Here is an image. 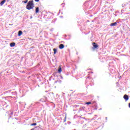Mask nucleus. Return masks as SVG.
Returning <instances> with one entry per match:
<instances>
[{
  "label": "nucleus",
  "mask_w": 130,
  "mask_h": 130,
  "mask_svg": "<svg viewBox=\"0 0 130 130\" xmlns=\"http://www.w3.org/2000/svg\"><path fill=\"white\" fill-rule=\"evenodd\" d=\"M23 35V31H22L21 30H19L18 31V36H21V35Z\"/></svg>",
  "instance_id": "nucleus-9"
},
{
  "label": "nucleus",
  "mask_w": 130,
  "mask_h": 130,
  "mask_svg": "<svg viewBox=\"0 0 130 130\" xmlns=\"http://www.w3.org/2000/svg\"><path fill=\"white\" fill-rule=\"evenodd\" d=\"M33 9H34V1L33 0H31L27 3V5H26V9L30 10H33Z\"/></svg>",
  "instance_id": "nucleus-1"
},
{
  "label": "nucleus",
  "mask_w": 130,
  "mask_h": 130,
  "mask_svg": "<svg viewBox=\"0 0 130 130\" xmlns=\"http://www.w3.org/2000/svg\"><path fill=\"white\" fill-rule=\"evenodd\" d=\"M117 24V23H116V22H114V23H111V24H110V26L111 27H113V26H116Z\"/></svg>",
  "instance_id": "nucleus-7"
},
{
  "label": "nucleus",
  "mask_w": 130,
  "mask_h": 130,
  "mask_svg": "<svg viewBox=\"0 0 130 130\" xmlns=\"http://www.w3.org/2000/svg\"><path fill=\"white\" fill-rule=\"evenodd\" d=\"M7 2V0H3L0 3L1 6H3L5 4V3Z\"/></svg>",
  "instance_id": "nucleus-6"
},
{
  "label": "nucleus",
  "mask_w": 130,
  "mask_h": 130,
  "mask_svg": "<svg viewBox=\"0 0 130 130\" xmlns=\"http://www.w3.org/2000/svg\"><path fill=\"white\" fill-rule=\"evenodd\" d=\"M35 2H37V3H38L39 2V0H35Z\"/></svg>",
  "instance_id": "nucleus-15"
},
{
  "label": "nucleus",
  "mask_w": 130,
  "mask_h": 130,
  "mask_svg": "<svg viewBox=\"0 0 130 130\" xmlns=\"http://www.w3.org/2000/svg\"><path fill=\"white\" fill-rule=\"evenodd\" d=\"M123 98L125 100V101H127V100H128V95L125 94L123 96Z\"/></svg>",
  "instance_id": "nucleus-4"
},
{
  "label": "nucleus",
  "mask_w": 130,
  "mask_h": 130,
  "mask_svg": "<svg viewBox=\"0 0 130 130\" xmlns=\"http://www.w3.org/2000/svg\"><path fill=\"white\" fill-rule=\"evenodd\" d=\"M85 104H87V105H90V104H92V103L91 102H86L85 103Z\"/></svg>",
  "instance_id": "nucleus-12"
},
{
  "label": "nucleus",
  "mask_w": 130,
  "mask_h": 130,
  "mask_svg": "<svg viewBox=\"0 0 130 130\" xmlns=\"http://www.w3.org/2000/svg\"><path fill=\"white\" fill-rule=\"evenodd\" d=\"M62 70H61V66H59L58 67V73H61L62 72Z\"/></svg>",
  "instance_id": "nucleus-5"
},
{
  "label": "nucleus",
  "mask_w": 130,
  "mask_h": 130,
  "mask_svg": "<svg viewBox=\"0 0 130 130\" xmlns=\"http://www.w3.org/2000/svg\"><path fill=\"white\" fill-rule=\"evenodd\" d=\"M129 108H130V103H129V105H128Z\"/></svg>",
  "instance_id": "nucleus-16"
},
{
  "label": "nucleus",
  "mask_w": 130,
  "mask_h": 130,
  "mask_svg": "<svg viewBox=\"0 0 130 130\" xmlns=\"http://www.w3.org/2000/svg\"><path fill=\"white\" fill-rule=\"evenodd\" d=\"M16 46V43H10V46L11 47H14V46Z\"/></svg>",
  "instance_id": "nucleus-8"
},
{
  "label": "nucleus",
  "mask_w": 130,
  "mask_h": 130,
  "mask_svg": "<svg viewBox=\"0 0 130 130\" xmlns=\"http://www.w3.org/2000/svg\"><path fill=\"white\" fill-rule=\"evenodd\" d=\"M93 48L96 49L99 47V45L96 44V43H92Z\"/></svg>",
  "instance_id": "nucleus-2"
},
{
  "label": "nucleus",
  "mask_w": 130,
  "mask_h": 130,
  "mask_svg": "<svg viewBox=\"0 0 130 130\" xmlns=\"http://www.w3.org/2000/svg\"><path fill=\"white\" fill-rule=\"evenodd\" d=\"M30 125H31V126H33V125H37V123H34L31 124Z\"/></svg>",
  "instance_id": "nucleus-13"
},
{
  "label": "nucleus",
  "mask_w": 130,
  "mask_h": 130,
  "mask_svg": "<svg viewBox=\"0 0 130 130\" xmlns=\"http://www.w3.org/2000/svg\"><path fill=\"white\" fill-rule=\"evenodd\" d=\"M59 49H63L64 48V45L62 44H61L59 45Z\"/></svg>",
  "instance_id": "nucleus-3"
},
{
  "label": "nucleus",
  "mask_w": 130,
  "mask_h": 130,
  "mask_svg": "<svg viewBox=\"0 0 130 130\" xmlns=\"http://www.w3.org/2000/svg\"><path fill=\"white\" fill-rule=\"evenodd\" d=\"M41 100H42V99H41Z\"/></svg>",
  "instance_id": "nucleus-17"
},
{
  "label": "nucleus",
  "mask_w": 130,
  "mask_h": 130,
  "mask_svg": "<svg viewBox=\"0 0 130 130\" xmlns=\"http://www.w3.org/2000/svg\"><path fill=\"white\" fill-rule=\"evenodd\" d=\"M23 3H24L25 4H27L28 3V0H25L22 2Z\"/></svg>",
  "instance_id": "nucleus-14"
},
{
  "label": "nucleus",
  "mask_w": 130,
  "mask_h": 130,
  "mask_svg": "<svg viewBox=\"0 0 130 130\" xmlns=\"http://www.w3.org/2000/svg\"><path fill=\"white\" fill-rule=\"evenodd\" d=\"M53 50L54 51V54H56V52H57V49L54 48Z\"/></svg>",
  "instance_id": "nucleus-11"
},
{
  "label": "nucleus",
  "mask_w": 130,
  "mask_h": 130,
  "mask_svg": "<svg viewBox=\"0 0 130 130\" xmlns=\"http://www.w3.org/2000/svg\"><path fill=\"white\" fill-rule=\"evenodd\" d=\"M38 13H39V7L36 8V13L37 14Z\"/></svg>",
  "instance_id": "nucleus-10"
}]
</instances>
